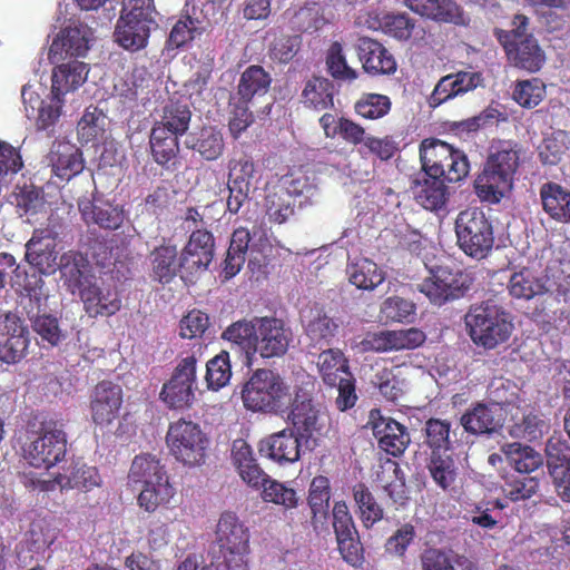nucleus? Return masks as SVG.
<instances>
[{
    "label": "nucleus",
    "instance_id": "obj_1",
    "mask_svg": "<svg viewBox=\"0 0 570 570\" xmlns=\"http://www.w3.org/2000/svg\"><path fill=\"white\" fill-rule=\"evenodd\" d=\"M90 68L88 63L79 60H69L57 65L51 72V101L45 102L40 98L35 85L22 87L21 98L26 116L36 119L40 130H47L58 120L66 97L76 94L87 81Z\"/></svg>",
    "mask_w": 570,
    "mask_h": 570
},
{
    "label": "nucleus",
    "instance_id": "obj_2",
    "mask_svg": "<svg viewBox=\"0 0 570 570\" xmlns=\"http://www.w3.org/2000/svg\"><path fill=\"white\" fill-rule=\"evenodd\" d=\"M520 149L510 141L500 142L489 155L482 173L474 181V189L482 202L499 203L512 188L519 166Z\"/></svg>",
    "mask_w": 570,
    "mask_h": 570
},
{
    "label": "nucleus",
    "instance_id": "obj_3",
    "mask_svg": "<svg viewBox=\"0 0 570 570\" xmlns=\"http://www.w3.org/2000/svg\"><path fill=\"white\" fill-rule=\"evenodd\" d=\"M66 453L67 435L60 422L47 420L28 430L22 456L30 466L50 470L63 461Z\"/></svg>",
    "mask_w": 570,
    "mask_h": 570
},
{
    "label": "nucleus",
    "instance_id": "obj_4",
    "mask_svg": "<svg viewBox=\"0 0 570 570\" xmlns=\"http://www.w3.org/2000/svg\"><path fill=\"white\" fill-rule=\"evenodd\" d=\"M464 322L471 341L485 350L507 343L514 330L511 315L489 302L471 306Z\"/></svg>",
    "mask_w": 570,
    "mask_h": 570
},
{
    "label": "nucleus",
    "instance_id": "obj_5",
    "mask_svg": "<svg viewBox=\"0 0 570 570\" xmlns=\"http://www.w3.org/2000/svg\"><path fill=\"white\" fill-rule=\"evenodd\" d=\"M244 406L254 412L277 413L292 402L289 386L272 370H256L242 390Z\"/></svg>",
    "mask_w": 570,
    "mask_h": 570
},
{
    "label": "nucleus",
    "instance_id": "obj_6",
    "mask_svg": "<svg viewBox=\"0 0 570 570\" xmlns=\"http://www.w3.org/2000/svg\"><path fill=\"white\" fill-rule=\"evenodd\" d=\"M420 159L423 173L440 177V179L459 181L469 173L466 156L442 140L422 141Z\"/></svg>",
    "mask_w": 570,
    "mask_h": 570
},
{
    "label": "nucleus",
    "instance_id": "obj_7",
    "mask_svg": "<svg viewBox=\"0 0 570 570\" xmlns=\"http://www.w3.org/2000/svg\"><path fill=\"white\" fill-rule=\"evenodd\" d=\"M513 28L509 31L497 30V37L504 47L509 59L517 66L528 71H538L543 62V51L537 40L527 35L528 18L517 14L512 21Z\"/></svg>",
    "mask_w": 570,
    "mask_h": 570
},
{
    "label": "nucleus",
    "instance_id": "obj_8",
    "mask_svg": "<svg viewBox=\"0 0 570 570\" xmlns=\"http://www.w3.org/2000/svg\"><path fill=\"white\" fill-rule=\"evenodd\" d=\"M166 440L176 460L190 466L205 463L209 440L198 424L178 420L169 425Z\"/></svg>",
    "mask_w": 570,
    "mask_h": 570
},
{
    "label": "nucleus",
    "instance_id": "obj_9",
    "mask_svg": "<svg viewBox=\"0 0 570 570\" xmlns=\"http://www.w3.org/2000/svg\"><path fill=\"white\" fill-rule=\"evenodd\" d=\"M455 233L460 248L471 257L483 258L493 246L492 226L479 208H469L458 215Z\"/></svg>",
    "mask_w": 570,
    "mask_h": 570
},
{
    "label": "nucleus",
    "instance_id": "obj_10",
    "mask_svg": "<svg viewBox=\"0 0 570 570\" xmlns=\"http://www.w3.org/2000/svg\"><path fill=\"white\" fill-rule=\"evenodd\" d=\"M490 403H476L461 416V425L472 434H491L502 426L504 411L502 404L509 402L505 396V383L502 380L490 385Z\"/></svg>",
    "mask_w": 570,
    "mask_h": 570
},
{
    "label": "nucleus",
    "instance_id": "obj_11",
    "mask_svg": "<svg viewBox=\"0 0 570 570\" xmlns=\"http://www.w3.org/2000/svg\"><path fill=\"white\" fill-rule=\"evenodd\" d=\"M471 277L461 271L436 267L431 275L417 285V289L438 306L448 301L456 299L470 289Z\"/></svg>",
    "mask_w": 570,
    "mask_h": 570
},
{
    "label": "nucleus",
    "instance_id": "obj_12",
    "mask_svg": "<svg viewBox=\"0 0 570 570\" xmlns=\"http://www.w3.org/2000/svg\"><path fill=\"white\" fill-rule=\"evenodd\" d=\"M196 358L187 356L177 365L170 381L161 390V399L174 409L189 406L195 399Z\"/></svg>",
    "mask_w": 570,
    "mask_h": 570
},
{
    "label": "nucleus",
    "instance_id": "obj_13",
    "mask_svg": "<svg viewBox=\"0 0 570 570\" xmlns=\"http://www.w3.org/2000/svg\"><path fill=\"white\" fill-rule=\"evenodd\" d=\"M332 513L333 528L343 559L352 566L360 564L363 559V548L347 504L344 501L335 502Z\"/></svg>",
    "mask_w": 570,
    "mask_h": 570
},
{
    "label": "nucleus",
    "instance_id": "obj_14",
    "mask_svg": "<svg viewBox=\"0 0 570 570\" xmlns=\"http://www.w3.org/2000/svg\"><path fill=\"white\" fill-rule=\"evenodd\" d=\"M40 491L80 490L89 492L101 485L102 480L95 466L85 463H75L63 473H57L53 478L38 479L32 482Z\"/></svg>",
    "mask_w": 570,
    "mask_h": 570
},
{
    "label": "nucleus",
    "instance_id": "obj_15",
    "mask_svg": "<svg viewBox=\"0 0 570 570\" xmlns=\"http://www.w3.org/2000/svg\"><path fill=\"white\" fill-rule=\"evenodd\" d=\"M58 233L51 228L37 229L26 244V258L40 273L50 275L58 268Z\"/></svg>",
    "mask_w": 570,
    "mask_h": 570
},
{
    "label": "nucleus",
    "instance_id": "obj_16",
    "mask_svg": "<svg viewBox=\"0 0 570 570\" xmlns=\"http://www.w3.org/2000/svg\"><path fill=\"white\" fill-rule=\"evenodd\" d=\"M425 341V334L415 327L402 330H386L370 333L363 340L364 350L374 352H399L414 350Z\"/></svg>",
    "mask_w": 570,
    "mask_h": 570
},
{
    "label": "nucleus",
    "instance_id": "obj_17",
    "mask_svg": "<svg viewBox=\"0 0 570 570\" xmlns=\"http://www.w3.org/2000/svg\"><path fill=\"white\" fill-rule=\"evenodd\" d=\"M256 354L269 358L286 353L292 333L282 321L274 317H256Z\"/></svg>",
    "mask_w": 570,
    "mask_h": 570
},
{
    "label": "nucleus",
    "instance_id": "obj_18",
    "mask_svg": "<svg viewBox=\"0 0 570 570\" xmlns=\"http://www.w3.org/2000/svg\"><path fill=\"white\" fill-rule=\"evenodd\" d=\"M214 258V237L207 230L191 233L181 253L183 272L194 276L205 272Z\"/></svg>",
    "mask_w": 570,
    "mask_h": 570
},
{
    "label": "nucleus",
    "instance_id": "obj_19",
    "mask_svg": "<svg viewBox=\"0 0 570 570\" xmlns=\"http://www.w3.org/2000/svg\"><path fill=\"white\" fill-rule=\"evenodd\" d=\"M94 30L85 23L78 22L66 27L53 39L49 56L55 57L65 52L69 56L85 57L95 42Z\"/></svg>",
    "mask_w": 570,
    "mask_h": 570
},
{
    "label": "nucleus",
    "instance_id": "obj_20",
    "mask_svg": "<svg viewBox=\"0 0 570 570\" xmlns=\"http://www.w3.org/2000/svg\"><path fill=\"white\" fill-rule=\"evenodd\" d=\"M371 425L379 446L394 456L401 454L410 443L406 429L391 417H383L379 411H371Z\"/></svg>",
    "mask_w": 570,
    "mask_h": 570
},
{
    "label": "nucleus",
    "instance_id": "obj_21",
    "mask_svg": "<svg viewBox=\"0 0 570 570\" xmlns=\"http://www.w3.org/2000/svg\"><path fill=\"white\" fill-rule=\"evenodd\" d=\"M122 403V391L108 381L96 385L90 402L91 417L96 424H110L117 416Z\"/></svg>",
    "mask_w": 570,
    "mask_h": 570
},
{
    "label": "nucleus",
    "instance_id": "obj_22",
    "mask_svg": "<svg viewBox=\"0 0 570 570\" xmlns=\"http://www.w3.org/2000/svg\"><path fill=\"white\" fill-rule=\"evenodd\" d=\"M411 189L416 204L431 212L444 209L450 197L444 179L425 173L417 175Z\"/></svg>",
    "mask_w": 570,
    "mask_h": 570
},
{
    "label": "nucleus",
    "instance_id": "obj_23",
    "mask_svg": "<svg viewBox=\"0 0 570 570\" xmlns=\"http://www.w3.org/2000/svg\"><path fill=\"white\" fill-rule=\"evenodd\" d=\"M254 164L247 158H242L229 167L227 208L230 213H238L249 194L255 189Z\"/></svg>",
    "mask_w": 570,
    "mask_h": 570
},
{
    "label": "nucleus",
    "instance_id": "obj_24",
    "mask_svg": "<svg viewBox=\"0 0 570 570\" xmlns=\"http://www.w3.org/2000/svg\"><path fill=\"white\" fill-rule=\"evenodd\" d=\"M85 311L89 316L114 315L120 309L121 301L116 289L90 282L79 292Z\"/></svg>",
    "mask_w": 570,
    "mask_h": 570
},
{
    "label": "nucleus",
    "instance_id": "obj_25",
    "mask_svg": "<svg viewBox=\"0 0 570 570\" xmlns=\"http://www.w3.org/2000/svg\"><path fill=\"white\" fill-rule=\"evenodd\" d=\"M154 24V18L121 13L116 26L115 39L122 48L137 51L146 46Z\"/></svg>",
    "mask_w": 570,
    "mask_h": 570
},
{
    "label": "nucleus",
    "instance_id": "obj_26",
    "mask_svg": "<svg viewBox=\"0 0 570 570\" xmlns=\"http://www.w3.org/2000/svg\"><path fill=\"white\" fill-rule=\"evenodd\" d=\"M301 451L299 436L288 430L274 433L259 443L261 454L279 464L296 462L301 456Z\"/></svg>",
    "mask_w": 570,
    "mask_h": 570
},
{
    "label": "nucleus",
    "instance_id": "obj_27",
    "mask_svg": "<svg viewBox=\"0 0 570 570\" xmlns=\"http://www.w3.org/2000/svg\"><path fill=\"white\" fill-rule=\"evenodd\" d=\"M481 76L478 72L460 71L442 77L429 98V105L433 108L441 104L471 91L481 85Z\"/></svg>",
    "mask_w": 570,
    "mask_h": 570
},
{
    "label": "nucleus",
    "instance_id": "obj_28",
    "mask_svg": "<svg viewBox=\"0 0 570 570\" xmlns=\"http://www.w3.org/2000/svg\"><path fill=\"white\" fill-rule=\"evenodd\" d=\"M301 320L306 336L314 345L328 344L338 330V322L317 305L304 308Z\"/></svg>",
    "mask_w": 570,
    "mask_h": 570
},
{
    "label": "nucleus",
    "instance_id": "obj_29",
    "mask_svg": "<svg viewBox=\"0 0 570 570\" xmlns=\"http://www.w3.org/2000/svg\"><path fill=\"white\" fill-rule=\"evenodd\" d=\"M82 219L105 229H117L125 220L122 207L108 202L81 199L78 204Z\"/></svg>",
    "mask_w": 570,
    "mask_h": 570
},
{
    "label": "nucleus",
    "instance_id": "obj_30",
    "mask_svg": "<svg viewBox=\"0 0 570 570\" xmlns=\"http://www.w3.org/2000/svg\"><path fill=\"white\" fill-rule=\"evenodd\" d=\"M289 419L299 438H306L305 443L308 445L309 439L322 429L325 415L312 404L311 399L297 394Z\"/></svg>",
    "mask_w": 570,
    "mask_h": 570
},
{
    "label": "nucleus",
    "instance_id": "obj_31",
    "mask_svg": "<svg viewBox=\"0 0 570 570\" xmlns=\"http://www.w3.org/2000/svg\"><path fill=\"white\" fill-rule=\"evenodd\" d=\"M358 57L363 69L368 73L392 75L396 71L394 57L380 42L373 39H360Z\"/></svg>",
    "mask_w": 570,
    "mask_h": 570
},
{
    "label": "nucleus",
    "instance_id": "obj_32",
    "mask_svg": "<svg viewBox=\"0 0 570 570\" xmlns=\"http://www.w3.org/2000/svg\"><path fill=\"white\" fill-rule=\"evenodd\" d=\"M413 12L439 22L464 23L462 9L454 0H404Z\"/></svg>",
    "mask_w": 570,
    "mask_h": 570
},
{
    "label": "nucleus",
    "instance_id": "obj_33",
    "mask_svg": "<svg viewBox=\"0 0 570 570\" xmlns=\"http://www.w3.org/2000/svg\"><path fill=\"white\" fill-rule=\"evenodd\" d=\"M58 268L61 273L63 286L72 294L80 292L86 285L92 282L89 275L87 258L78 252L69 250L60 256Z\"/></svg>",
    "mask_w": 570,
    "mask_h": 570
},
{
    "label": "nucleus",
    "instance_id": "obj_34",
    "mask_svg": "<svg viewBox=\"0 0 570 570\" xmlns=\"http://www.w3.org/2000/svg\"><path fill=\"white\" fill-rule=\"evenodd\" d=\"M7 333L0 334V360L8 364L19 362L26 354L28 331L17 318L7 317Z\"/></svg>",
    "mask_w": 570,
    "mask_h": 570
},
{
    "label": "nucleus",
    "instance_id": "obj_35",
    "mask_svg": "<svg viewBox=\"0 0 570 570\" xmlns=\"http://www.w3.org/2000/svg\"><path fill=\"white\" fill-rule=\"evenodd\" d=\"M52 171L61 179H70L83 169L80 150L69 141H59L52 146L49 155Z\"/></svg>",
    "mask_w": 570,
    "mask_h": 570
},
{
    "label": "nucleus",
    "instance_id": "obj_36",
    "mask_svg": "<svg viewBox=\"0 0 570 570\" xmlns=\"http://www.w3.org/2000/svg\"><path fill=\"white\" fill-rule=\"evenodd\" d=\"M509 293L519 299H531L550 289L549 278L539 275L534 269L525 267L511 275Z\"/></svg>",
    "mask_w": 570,
    "mask_h": 570
},
{
    "label": "nucleus",
    "instance_id": "obj_37",
    "mask_svg": "<svg viewBox=\"0 0 570 570\" xmlns=\"http://www.w3.org/2000/svg\"><path fill=\"white\" fill-rule=\"evenodd\" d=\"M331 499L330 480L326 476H315L308 489L307 502L312 512V525L320 532L326 529Z\"/></svg>",
    "mask_w": 570,
    "mask_h": 570
},
{
    "label": "nucleus",
    "instance_id": "obj_38",
    "mask_svg": "<svg viewBox=\"0 0 570 570\" xmlns=\"http://www.w3.org/2000/svg\"><path fill=\"white\" fill-rule=\"evenodd\" d=\"M222 336L245 355L247 365H252L253 358L256 356V318L242 320L230 324Z\"/></svg>",
    "mask_w": 570,
    "mask_h": 570
},
{
    "label": "nucleus",
    "instance_id": "obj_39",
    "mask_svg": "<svg viewBox=\"0 0 570 570\" xmlns=\"http://www.w3.org/2000/svg\"><path fill=\"white\" fill-rule=\"evenodd\" d=\"M320 125L326 138L341 137L345 142L354 146L363 145L368 136L361 125L333 114H324L320 118Z\"/></svg>",
    "mask_w": 570,
    "mask_h": 570
},
{
    "label": "nucleus",
    "instance_id": "obj_40",
    "mask_svg": "<svg viewBox=\"0 0 570 570\" xmlns=\"http://www.w3.org/2000/svg\"><path fill=\"white\" fill-rule=\"evenodd\" d=\"M151 274L154 281L161 284L170 283L183 271L181 257L178 258L177 248L166 245L156 248L151 255Z\"/></svg>",
    "mask_w": 570,
    "mask_h": 570
},
{
    "label": "nucleus",
    "instance_id": "obj_41",
    "mask_svg": "<svg viewBox=\"0 0 570 570\" xmlns=\"http://www.w3.org/2000/svg\"><path fill=\"white\" fill-rule=\"evenodd\" d=\"M346 275L351 284L364 291L374 289L385 278L384 272L368 258L352 261L346 267Z\"/></svg>",
    "mask_w": 570,
    "mask_h": 570
},
{
    "label": "nucleus",
    "instance_id": "obj_42",
    "mask_svg": "<svg viewBox=\"0 0 570 570\" xmlns=\"http://www.w3.org/2000/svg\"><path fill=\"white\" fill-rule=\"evenodd\" d=\"M543 209L556 220L570 223V191L558 184H546L540 191Z\"/></svg>",
    "mask_w": 570,
    "mask_h": 570
},
{
    "label": "nucleus",
    "instance_id": "obj_43",
    "mask_svg": "<svg viewBox=\"0 0 570 570\" xmlns=\"http://www.w3.org/2000/svg\"><path fill=\"white\" fill-rule=\"evenodd\" d=\"M376 480L393 503L403 505L406 502L407 490L405 481L401 469L395 462L386 461L382 464L376 473Z\"/></svg>",
    "mask_w": 570,
    "mask_h": 570
},
{
    "label": "nucleus",
    "instance_id": "obj_44",
    "mask_svg": "<svg viewBox=\"0 0 570 570\" xmlns=\"http://www.w3.org/2000/svg\"><path fill=\"white\" fill-rule=\"evenodd\" d=\"M175 494V488L170 484L168 475L158 476L157 481L142 487L138 495V504L145 511L154 512L159 507L168 505Z\"/></svg>",
    "mask_w": 570,
    "mask_h": 570
},
{
    "label": "nucleus",
    "instance_id": "obj_45",
    "mask_svg": "<svg viewBox=\"0 0 570 570\" xmlns=\"http://www.w3.org/2000/svg\"><path fill=\"white\" fill-rule=\"evenodd\" d=\"M186 144L209 161L218 159L225 148L223 134L215 127H205L198 134L190 135Z\"/></svg>",
    "mask_w": 570,
    "mask_h": 570
},
{
    "label": "nucleus",
    "instance_id": "obj_46",
    "mask_svg": "<svg viewBox=\"0 0 570 570\" xmlns=\"http://www.w3.org/2000/svg\"><path fill=\"white\" fill-rule=\"evenodd\" d=\"M318 373L326 385H336L338 379L351 374L347 360L337 348H328L320 353L316 361Z\"/></svg>",
    "mask_w": 570,
    "mask_h": 570
},
{
    "label": "nucleus",
    "instance_id": "obj_47",
    "mask_svg": "<svg viewBox=\"0 0 570 570\" xmlns=\"http://www.w3.org/2000/svg\"><path fill=\"white\" fill-rule=\"evenodd\" d=\"M216 537L219 549L249 544L247 529L233 513L222 514L217 524Z\"/></svg>",
    "mask_w": 570,
    "mask_h": 570
},
{
    "label": "nucleus",
    "instance_id": "obj_48",
    "mask_svg": "<svg viewBox=\"0 0 570 570\" xmlns=\"http://www.w3.org/2000/svg\"><path fill=\"white\" fill-rule=\"evenodd\" d=\"M550 430V422L534 411L522 414L521 417H513L510 426V435L515 439L535 441L541 439Z\"/></svg>",
    "mask_w": 570,
    "mask_h": 570
},
{
    "label": "nucleus",
    "instance_id": "obj_49",
    "mask_svg": "<svg viewBox=\"0 0 570 570\" xmlns=\"http://www.w3.org/2000/svg\"><path fill=\"white\" fill-rule=\"evenodd\" d=\"M502 452L519 473H531L543 462L540 453L518 442L504 444Z\"/></svg>",
    "mask_w": 570,
    "mask_h": 570
},
{
    "label": "nucleus",
    "instance_id": "obj_50",
    "mask_svg": "<svg viewBox=\"0 0 570 570\" xmlns=\"http://www.w3.org/2000/svg\"><path fill=\"white\" fill-rule=\"evenodd\" d=\"M334 86L326 78H313L303 89L302 98L306 107L324 110L333 107Z\"/></svg>",
    "mask_w": 570,
    "mask_h": 570
},
{
    "label": "nucleus",
    "instance_id": "obj_51",
    "mask_svg": "<svg viewBox=\"0 0 570 570\" xmlns=\"http://www.w3.org/2000/svg\"><path fill=\"white\" fill-rule=\"evenodd\" d=\"M167 472L160 461L150 454L137 455L129 471V482L141 484V487L149 482H155L158 476H166Z\"/></svg>",
    "mask_w": 570,
    "mask_h": 570
},
{
    "label": "nucleus",
    "instance_id": "obj_52",
    "mask_svg": "<svg viewBox=\"0 0 570 570\" xmlns=\"http://www.w3.org/2000/svg\"><path fill=\"white\" fill-rule=\"evenodd\" d=\"M271 85V77L259 66L247 68L239 80L238 94L244 101L250 100L254 96L265 95Z\"/></svg>",
    "mask_w": 570,
    "mask_h": 570
},
{
    "label": "nucleus",
    "instance_id": "obj_53",
    "mask_svg": "<svg viewBox=\"0 0 570 570\" xmlns=\"http://www.w3.org/2000/svg\"><path fill=\"white\" fill-rule=\"evenodd\" d=\"M108 125V118L101 110L89 107L78 122V136L85 142L98 140L104 137Z\"/></svg>",
    "mask_w": 570,
    "mask_h": 570
},
{
    "label": "nucleus",
    "instance_id": "obj_54",
    "mask_svg": "<svg viewBox=\"0 0 570 570\" xmlns=\"http://www.w3.org/2000/svg\"><path fill=\"white\" fill-rule=\"evenodd\" d=\"M353 498L358 509L360 519L365 528L373 527L383 519V509L364 484L353 488Z\"/></svg>",
    "mask_w": 570,
    "mask_h": 570
},
{
    "label": "nucleus",
    "instance_id": "obj_55",
    "mask_svg": "<svg viewBox=\"0 0 570 570\" xmlns=\"http://www.w3.org/2000/svg\"><path fill=\"white\" fill-rule=\"evenodd\" d=\"M569 148V137L563 130L546 132L538 147L539 157L543 164H558Z\"/></svg>",
    "mask_w": 570,
    "mask_h": 570
},
{
    "label": "nucleus",
    "instance_id": "obj_56",
    "mask_svg": "<svg viewBox=\"0 0 570 570\" xmlns=\"http://www.w3.org/2000/svg\"><path fill=\"white\" fill-rule=\"evenodd\" d=\"M189 121L190 111L187 106L170 104L164 108L161 120L156 122L154 127H163L166 134H173L177 138L188 129Z\"/></svg>",
    "mask_w": 570,
    "mask_h": 570
},
{
    "label": "nucleus",
    "instance_id": "obj_57",
    "mask_svg": "<svg viewBox=\"0 0 570 570\" xmlns=\"http://www.w3.org/2000/svg\"><path fill=\"white\" fill-rule=\"evenodd\" d=\"M150 148L156 163L166 165L178 153V141L175 135L166 134L163 127H154L150 135Z\"/></svg>",
    "mask_w": 570,
    "mask_h": 570
},
{
    "label": "nucleus",
    "instance_id": "obj_58",
    "mask_svg": "<svg viewBox=\"0 0 570 570\" xmlns=\"http://www.w3.org/2000/svg\"><path fill=\"white\" fill-rule=\"evenodd\" d=\"M402 368L396 366L393 368H382L376 372L373 383L377 386L381 394L390 400L395 401L403 394L406 383L401 377Z\"/></svg>",
    "mask_w": 570,
    "mask_h": 570
},
{
    "label": "nucleus",
    "instance_id": "obj_59",
    "mask_svg": "<svg viewBox=\"0 0 570 570\" xmlns=\"http://www.w3.org/2000/svg\"><path fill=\"white\" fill-rule=\"evenodd\" d=\"M262 489V499L265 502L275 503L285 509H294L298 504L299 498L296 491L285 483L269 478Z\"/></svg>",
    "mask_w": 570,
    "mask_h": 570
},
{
    "label": "nucleus",
    "instance_id": "obj_60",
    "mask_svg": "<svg viewBox=\"0 0 570 570\" xmlns=\"http://www.w3.org/2000/svg\"><path fill=\"white\" fill-rule=\"evenodd\" d=\"M232 377L229 354L225 351L217 354L206 364V382L209 389L219 390L224 387Z\"/></svg>",
    "mask_w": 570,
    "mask_h": 570
},
{
    "label": "nucleus",
    "instance_id": "obj_61",
    "mask_svg": "<svg viewBox=\"0 0 570 570\" xmlns=\"http://www.w3.org/2000/svg\"><path fill=\"white\" fill-rule=\"evenodd\" d=\"M391 99L381 94H365L355 104V111L366 119H380L391 110Z\"/></svg>",
    "mask_w": 570,
    "mask_h": 570
},
{
    "label": "nucleus",
    "instance_id": "obj_62",
    "mask_svg": "<svg viewBox=\"0 0 570 570\" xmlns=\"http://www.w3.org/2000/svg\"><path fill=\"white\" fill-rule=\"evenodd\" d=\"M415 305L409 299L392 296L381 305V318L385 322L410 323L415 315Z\"/></svg>",
    "mask_w": 570,
    "mask_h": 570
},
{
    "label": "nucleus",
    "instance_id": "obj_63",
    "mask_svg": "<svg viewBox=\"0 0 570 570\" xmlns=\"http://www.w3.org/2000/svg\"><path fill=\"white\" fill-rule=\"evenodd\" d=\"M539 489V480L534 476H509L502 484L504 497L511 501L531 498Z\"/></svg>",
    "mask_w": 570,
    "mask_h": 570
},
{
    "label": "nucleus",
    "instance_id": "obj_64",
    "mask_svg": "<svg viewBox=\"0 0 570 570\" xmlns=\"http://www.w3.org/2000/svg\"><path fill=\"white\" fill-rule=\"evenodd\" d=\"M431 476L435 483L443 490H449L456 479V468L454 461L449 456H442L433 453L429 464Z\"/></svg>",
    "mask_w": 570,
    "mask_h": 570
}]
</instances>
